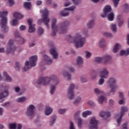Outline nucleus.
<instances>
[{"instance_id":"nucleus-40","label":"nucleus","mask_w":129,"mask_h":129,"mask_svg":"<svg viewBox=\"0 0 129 129\" xmlns=\"http://www.w3.org/2000/svg\"><path fill=\"white\" fill-rule=\"evenodd\" d=\"M67 111V109L63 108V109H59L58 110V112L59 114H64Z\"/></svg>"},{"instance_id":"nucleus-16","label":"nucleus","mask_w":129,"mask_h":129,"mask_svg":"<svg viewBox=\"0 0 129 129\" xmlns=\"http://www.w3.org/2000/svg\"><path fill=\"white\" fill-rule=\"evenodd\" d=\"M15 37L16 39V41L20 45H23V44H24L25 42H26V40L24 39V38L21 37V35H20V33L18 32V31H16L15 32Z\"/></svg>"},{"instance_id":"nucleus-13","label":"nucleus","mask_w":129,"mask_h":129,"mask_svg":"<svg viewBox=\"0 0 129 129\" xmlns=\"http://www.w3.org/2000/svg\"><path fill=\"white\" fill-rule=\"evenodd\" d=\"M128 110V109L127 107L125 106H122L121 107V110H120V116L119 118L117 119V122L118 125L120 124V122L121 121V119H122V116L124 115L125 112H127Z\"/></svg>"},{"instance_id":"nucleus-49","label":"nucleus","mask_w":129,"mask_h":129,"mask_svg":"<svg viewBox=\"0 0 129 129\" xmlns=\"http://www.w3.org/2000/svg\"><path fill=\"white\" fill-rule=\"evenodd\" d=\"M103 35L107 38H111V37H112V34L109 32H104Z\"/></svg>"},{"instance_id":"nucleus-17","label":"nucleus","mask_w":129,"mask_h":129,"mask_svg":"<svg viewBox=\"0 0 129 129\" xmlns=\"http://www.w3.org/2000/svg\"><path fill=\"white\" fill-rule=\"evenodd\" d=\"M109 75V72L107 70V69L104 68L100 72V77L104 79H107Z\"/></svg>"},{"instance_id":"nucleus-30","label":"nucleus","mask_w":129,"mask_h":129,"mask_svg":"<svg viewBox=\"0 0 129 129\" xmlns=\"http://www.w3.org/2000/svg\"><path fill=\"white\" fill-rule=\"evenodd\" d=\"M103 101H106V98L103 95H101L98 97V102H99L100 104H102Z\"/></svg>"},{"instance_id":"nucleus-7","label":"nucleus","mask_w":129,"mask_h":129,"mask_svg":"<svg viewBox=\"0 0 129 129\" xmlns=\"http://www.w3.org/2000/svg\"><path fill=\"white\" fill-rule=\"evenodd\" d=\"M37 59H38L37 55L31 56L29 59V61L25 62V66L23 68V70L26 72L30 70L32 67H35L36 63H37Z\"/></svg>"},{"instance_id":"nucleus-35","label":"nucleus","mask_w":129,"mask_h":129,"mask_svg":"<svg viewBox=\"0 0 129 129\" xmlns=\"http://www.w3.org/2000/svg\"><path fill=\"white\" fill-rule=\"evenodd\" d=\"M92 114V112L90 111H86L82 113V116L83 117H86L87 115H90Z\"/></svg>"},{"instance_id":"nucleus-4","label":"nucleus","mask_w":129,"mask_h":129,"mask_svg":"<svg viewBox=\"0 0 129 129\" xmlns=\"http://www.w3.org/2000/svg\"><path fill=\"white\" fill-rule=\"evenodd\" d=\"M107 88L111 89L110 93L113 95L117 89V85L116 84V79L115 78H109L106 82Z\"/></svg>"},{"instance_id":"nucleus-46","label":"nucleus","mask_w":129,"mask_h":129,"mask_svg":"<svg viewBox=\"0 0 129 129\" xmlns=\"http://www.w3.org/2000/svg\"><path fill=\"white\" fill-rule=\"evenodd\" d=\"M75 9H76V7L73 6L68 8H65V10H67V11H70L71 12H74Z\"/></svg>"},{"instance_id":"nucleus-48","label":"nucleus","mask_w":129,"mask_h":129,"mask_svg":"<svg viewBox=\"0 0 129 129\" xmlns=\"http://www.w3.org/2000/svg\"><path fill=\"white\" fill-rule=\"evenodd\" d=\"M73 4L75 6H78L81 3V0H72Z\"/></svg>"},{"instance_id":"nucleus-6","label":"nucleus","mask_w":129,"mask_h":129,"mask_svg":"<svg viewBox=\"0 0 129 129\" xmlns=\"http://www.w3.org/2000/svg\"><path fill=\"white\" fill-rule=\"evenodd\" d=\"M9 89H10V86L6 84L0 85V102H4V100L3 99L9 96L10 94Z\"/></svg>"},{"instance_id":"nucleus-56","label":"nucleus","mask_w":129,"mask_h":129,"mask_svg":"<svg viewBox=\"0 0 129 129\" xmlns=\"http://www.w3.org/2000/svg\"><path fill=\"white\" fill-rule=\"evenodd\" d=\"M68 70L69 71H70V72H71V73L75 72V69H74V68H73V67H69Z\"/></svg>"},{"instance_id":"nucleus-1","label":"nucleus","mask_w":129,"mask_h":129,"mask_svg":"<svg viewBox=\"0 0 129 129\" xmlns=\"http://www.w3.org/2000/svg\"><path fill=\"white\" fill-rule=\"evenodd\" d=\"M59 78L55 75H51L49 77H42L38 79L34 84L39 88L41 85H50V93L53 95L56 91V87L59 84Z\"/></svg>"},{"instance_id":"nucleus-21","label":"nucleus","mask_w":129,"mask_h":129,"mask_svg":"<svg viewBox=\"0 0 129 129\" xmlns=\"http://www.w3.org/2000/svg\"><path fill=\"white\" fill-rule=\"evenodd\" d=\"M100 117H103L104 120L106 121V119L110 116V113L109 112L101 111L100 113Z\"/></svg>"},{"instance_id":"nucleus-38","label":"nucleus","mask_w":129,"mask_h":129,"mask_svg":"<svg viewBox=\"0 0 129 129\" xmlns=\"http://www.w3.org/2000/svg\"><path fill=\"white\" fill-rule=\"evenodd\" d=\"M22 68V65L19 62H16V67L15 69L17 70V71H20L21 70V68Z\"/></svg>"},{"instance_id":"nucleus-39","label":"nucleus","mask_w":129,"mask_h":129,"mask_svg":"<svg viewBox=\"0 0 129 129\" xmlns=\"http://www.w3.org/2000/svg\"><path fill=\"white\" fill-rule=\"evenodd\" d=\"M9 128L10 129H16L17 128V124L15 123H10L9 125Z\"/></svg>"},{"instance_id":"nucleus-20","label":"nucleus","mask_w":129,"mask_h":129,"mask_svg":"<svg viewBox=\"0 0 129 129\" xmlns=\"http://www.w3.org/2000/svg\"><path fill=\"white\" fill-rule=\"evenodd\" d=\"M3 78L4 79V81L5 82H8V83H11L13 82V78H12V77L8 74L7 72H4L3 73Z\"/></svg>"},{"instance_id":"nucleus-28","label":"nucleus","mask_w":129,"mask_h":129,"mask_svg":"<svg viewBox=\"0 0 129 129\" xmlns=\"http://www.w3.org/2000/svg\"><path fill=\"white\" fill-rule=\"evenodd\" d=\"M14 18L16 19V20H21V19H23L24 16L22 15L21 14L18 12H15L13 14Z\"/></svg>"},{"instance_id":"nucleus-12","label":"nucleus","mask_w":129,"mask_h":129,"mask_svg":"<svg viewBox=\"0 0 129 129\" xmlns=\"http://www.w3.org/2000/svg\"><path fill=\"white\" fill-rule=\"evenodd\" d=\"M35 108H36V107L34 105H29L27 108V110L26 112V115L29 116V117H33L34 114L35 113Z\"/></svg>"},{"instance_id":"nucleus-59","label":"nucleus","mask_w":129,"mask_h":129,"mask_svg":"<svg viewBox=\"0 0 129 129\" xmlns=\"http://www.w3.org/2000/svg\"><path fill=\"white\" fill-rule=\"evenodd\" d=\"M120 129H127V123H124L121 126Z\"/></svg>"},{"instance_id":"nucleus-54","label":"nucleus","mask_w":129,"mask_h":129,"mask_svg":"<svg viewBox=\"0 0 129 129\" xmlns=\"http://www.w3.org/2000/svg\"><path fill=\"white\" fill-rule=\"evenodd\" d=\"M88 104H89L91 107H94V106H95V103H94L92 101H89L88 102Z\"/></svg>"},{"instance_id":"nucleus-63","label":"nucleus","mask_w":129,"mask_h":129,"mask_svg":"<svg viewBox=\"0 0 129 129\" xmlns=\"http://www.w3.org/2000/svg\"><path fill=\"white\" fill-rule=\"evenodd\" d=\"M26 26H25L24 25H21L20 27V31H25V30H26Z\"/></svg>"},{"instance_id":"nucleus-50","label":"nucleus","mask_w":129,"mask_h":129,"mask_svg":"<svg viewBox=\"0 0 129 129\" xmlns=\"http://www.w3.org/2000/svg\"><path fill=\"white\" fill-rule=\"evenodd\" d=\"M24 7L26 9H30L31 8V3H30V2L24 3Z\"/></svg>"},{"instance_id":"nucleus-60","label":"nucleus","mask_w":129,"mask_h":129,"mask_svg":"<svg viewBox=\"0 0 129 129\" xmlns=\"http://www.w3.org/2000/svg\"><path fill=\"white\" fill-rule=\"evenodd\" d=\"M69 129H76L75 128V126H74V123H73V122H70Z\"/></svg>"},{"instance_id":"nucleus-15","label":"nucleus","mask_w":129,"mask_h":129,"mask_svg":"<svg viewBox=\"0 0 129 129\" xmlns=\"http://www.w3.org/2000/svg\"><path fill=\"white\" fill-rule=\"evenodd\" d=\"M98 122L97 119L95 117H92L90 121L89 127L90 129H98Z\"/></svg>"},{"instance_id":"nucleus-19","label":"nucleus","mask_w":129,"mask_h":129,"mask_svg":"<svg viewBox=\"0 0 129 129\" xmlns=\"http://www.w3.org/2000/svg\"><path fill=\"white\" fill-rule=\"evenodd\" d=\"M29 26L28 32L29 33H34L36 31V28H34L35 24H33V20L29 19L27 21Z\"/></svg>"},{"instance_id":"nucleus-41","label":"nucleus","mask_w":129,"mask_h":129,"mask_svg":"<svg viewBox=\"0 0 129 129\" xmlns=\"http://www.w3.org/2000/svg\"><path fill=\"white\" fill-rule=\"evenodd\" d=\"M37 33L39 35H43L44 34V29L41 27H39L37 30Z\"/></svg>"},{"instance_id":"nucleus-11","label":"nucleus","mask_w":129,"mask_h":129,"mask_svg":"<svg viewBox=\"0 0 129 129\" xmlns=\"http://www.w3.org/2000/svg\"><path fill=\"white\" fill-rule=\"evenodd\" d=\"M74 88H75V85L73 84H71L68 88L67 98L70 100L74 99Z\"/></svg>"},{"instance_id":"nucleus-55","label":"nucleus","mask_w":129,"mask_h":129,"mask_svg":"<svg viewBox=\"0 0 129 129\" xmlns=\"http://www.w3.org/2000/svg\"><path fill=\"white\" fill-rule=\"evenodd\" d=\"M94 93H96V94H100V93H101V91H100L99 89L95 88L94 89Z\"/></svg>"},{"instance_id":"nucleus-22","label":"nucleus","mask_w":129,"mask_h":129,"mask_svg":"<svg viewBox=\"0 0 129 129\" xmlns=\"http://www.w3.org/2000/svg\"><path fill=\"white\" fill-rule=\"evenodd\" d=\"M82 97H81V96H78L74 99V100L73 101V104L74 105H75V106H77V105L82 102Z\"/></svg>"},{"instance_id":"nucleus-25","label":"nucleus","mask_w":129,"mask_h":129,"mask_svg":"<svg viewBox=\"0 0 129 129\" xmlns=\"http://www.w3.org/2000/svg\"><path fill=\"white\" fill-rule=\"evenodd\" d=\"M52 111H53V108L49 106H45V115H50V114L52 113Z\"/></svg>"},{"instance_id":"nucleus-53","label":"nucleus","mask_w":129,"mask_h":129,"mask_svg":"<svg viewBox=\"0 0 129 129\" xmlns=\"http://www.w3.org/2000/svg\"><path fill=\"white\" fill-rule=\"evenodd\" d=\"M114 3V8H117V5H118V3L120 0H112Z\"/></svg>"},{"instance_id":"nucleus-44","label":"nucleus","mask_w":129,"mask_h":129,"mask_svg":"<svg viewBox=\"0 0 129 129\" xmlns=\"http://www.w3.org/2000/svg\"><path fill=\"white\" fill-rule=\"evenodd\" d=\"M102 60H103V57H97L95 58V61L96 63H101L102 62Z\"/></svg>"},{"instance_id":"nucleus-45","label":"nucleus","mask_w":129,"mask_h":129,"mask_svg":"<svg viewBox=\"0 0 129 129\" xmlns=\"http://www.w3.org/2000/svg\"><path fill=\"white\" fill-rule=\"evenodd\" d=\"M105 80H104V78L100 77L98 81V84L99 85H102L103 83H104Z\"/></svg>"},{"instance_id":"nucleus-64","label":"nucleus","mask_w":129,"mask_h":129,"mask_svg":"<svg viewBox=\"0 0 129 129\" xmlns=\"http://www.w3.org/2000/svg\"><path fill=\"white\" fill-rule=\"evenodd\" d=\"M119 55L120 56H123V55L125 56V50H121Z\"/></svg>"},{"instance_id":"nucleus-10","label":"nucleus","mask_w":129,"mask_h":129,"mask_svg":"<svg viewBox=\"0 0 129 129\" xmlns=\"http://www.w3.org/2000/svg\"><path fill=\"white\" fill-rule=\"evenodd\" d=\"M16 50V45L14 44V41L13 40L10 39L8 42V45L7 46L6 50V54H14L15 50Z\"/></svg>"},{"instance_id":"nucleus-51","label":"nucleus","mask_w":129,"mask_h":129,"mask_svg":"<svg viewBox=\"0 0 129 129\" xmlns=\"http://www.w3.org/2000/svg\"><path fill=\"white\" fill-rule=\"evenodd\" d=\"M80 80H81V82H82V83H85L87 82V79H86V78H85V76L81 77Z\"/></svg>"},{"instance_id":"nucleus-47","label":"nucleus","mask_w":129,"mask_h":129,"mask_svg":"<svg viewBox=\"0 0 129 129\" xmlns=\"http://www.w3.org/2000/svg\"><path fill=\"white\" fill-rule=\"evenodd\" d=\"M99 46L100 47H103V46H105V40H104V39H102L100 41Z\"/></svg>"},{"instance_id":"nucleus-27","label":"nucleus","mask_w":129,"mask_h":129,"mask_svg":"<svg viewBox=\"0 0 129 129\" xmlns=\"http://www.w3.org/2000/svg\"><path fill=\"white\" fill-rule=\"evenodd\" d=\"M57 119V116L56 115H53L49 120V125H53L56 120Z\"/></svg>"},{"instance_id":"nucleus-37","label":"nucleus","mask_w":129,"mask_h":129,"mask_svg":"<svg viewBox=\"0 0 129 129\" xmlns=\"http://www.w3.org/2000/svg\"><path fill=\"white\" fill-rule=\"evenodd\" d=\"M123 11L124 13H128L129 12V6L127 4H125L123 5Z\"/></svg>"},{"instance_id":"nucleus-43","label":"nucleus","mask_w":129,"mask_h":129,"mask_svg":"<svg viewBox=\"0 0 129 129\" xmlns=\"http://www.w3.org/2000/svg\"><path fill=\"white\" fill-rule=\"evenodd\" d=\"M85 53L86 54V58L87 59H89V58H90L91 57V55H92L91 52H90L88 51H85Z\"/></svg>"},{"instance_id":"nucleus-32","label":"nucleus","mask_w":129,"mask_h":129,"mask_svg":"<svg viewBox=\"0 0 129 129\" xmlns=\"http://www.w3.org/2000/svg\"><path fill=\"white\" fill-rule=\"evenodd\" d=\"M107 17L108 21H112L114 19V14L112 12H110L107 15Z\"/></svg>"},{"instance_id":"nucleus-58","label":"nucleus","mask_w":129,"mask_h":129,"mask_svg":"<svg viewBox=\"0 0 129 129\" xmlns=\"http://www.w3.org/2000/svg\"><path fill=\"white\" fill-rule=\"evenodd\" d=\"M8 4L10 7H13L15 5V2L13 0H9Z\"/></svg>"},{"instance_id":"nucleus-52","label":"nucleus","mask_w":129,"mask_h":129,"mask_svg":"<svg viewBox=\"0 0 129 129\" xmlns=\"http://www.w3.org/2000/svg\"><path fill=\"white\" fill-rule=\"evenodd\" d=\"M12 26H17V25H18V21L17 20V19H13L12 21Z\"/></svg>"},{"instance_id":"nucleus-61","label":"nucleus","mask_w":129,"mask_h":129,"mask_svg":"<svg viewBox=\"0 0 129 129\" xmlns=\"http://www.w3.org/2000/svg\"><path fill=\"white\" fill-rule=\"evenodd\" d=\"M122 24H123V20L120 19L118 21V27H120L121 26H122Z\"/></svg>"},{"instance_id":"nucleus-18","label":"nucleus","mask_w":129,"mask_h":129,"mask_svg":"<svg viewBox=\"0 0 129 129\" xmlns=\"http://www.w3.org/2000/svg\"><path fill=\"white\" fill-rule=\"evenodd\" d=\"M103 62L104 64H111L112 63V57L108 54L104 55L103 56Z\"/></svg>"},{"instance_id":"nucleus-14","label":"nucleus","mask_w":129,"mask_h":129,"mask_svg":"<svg viewBox=\"0 0 129 129\" xmlns=\"http://www.w3.org/2000/svg\"><path fill=\"white\" fill-rule=\"evenodd\" d=\"M43 61H41L40 63L41 65H45V64H47V65H50L52 64V62H53V60L49 57V56L44 54L43 56Z\"/></svg>"},{"instance_id":"nucleus-33","label":"nucleus","mask_w":129,"mask_h":129,"mask_svg":"<svg viewBox=\"0 0 129 129\" xmlns=\"http://www.w3.org/2000/svg\"><path fill=\"white\" fill-rule=\"evenodd\" d=\"M60 15L61 16V17H68V16L70 15V13L68 12V10H65L64 9L63 11L60 12Z\"/></svg>"},{"instance_id":"nucleus-8","label":"nucleus","mask_w":129,"mask_h":129,"mask_svg":"<svg viewBox=\"0 0 129 129\" xmlns=\"http://www.w3.org/2000/svg\"><path fill=\"white\" fill-rule=\"evenodd\" d=\"M48 16H49V11H48V9H45L43 10L42 15L43 19H39L37 22V24H38V25H40L41 23H44V24L46 26L47 29H49L50 26L48 24L50 22V19H49Z\"/></svg>"},{"instance_id":"nucleus-42","label":"nucleus","mask_w":129,"mask_h":129,"mask_svg":"<svg viewBox=\"0 0 129 129\" xmlns=\"http://www.w3.org/2000/svg\"><path fill=\"white\" fill-rule=\"evenodd\" d=\"M78 125L79 128L82 127V120L80 118H78Z\"/></svg>"},{"instance_id":"nucleus-9","label":"nucleus","mask_w":129,"mask_h":129,"mask_svg":"<svg viewBox=\"0 0 129 129\" xmlns=\"http://www.w3.org/2000/svg\"><path fill=\"white\" fill-rule=\"evenodd\" d=\"M48 46L50 47L49 52L53 59H58V52H57L56 46L52 42L49 43Z\"/></svg>"},{"instance_id":"nucleus-2","label":"nucleus","mask_w":129,"mask_h":129,"mask_svg":"<svg viewBox=\"0 0 129 129\" xmlns=\"http://www.w3.org/2000/svg\"><path fill=\"white\" fill-rule=\"evenodd\" d=\"M68 26H70V21L66 20L57 25V20L55 18L52 19L51 22V35L56 36L58 32L65 34L68 30Z\"/></svg>"},{"instance_id":"nucleus-24","label":"nucleus","mask_w":129,"mask_h":129,"mask_svg":"<svg viewBox=\"0 0 129 129\" xmlns=\"http://www.w3.org/2000/svg\"><path fill=\"white\" fill-rule=\"evenodd\" d=\"M76 63L80 67L84 64V60L82 57L79 56L76 58Z\"/></svg>"},{"instance_id":"nucleus-62","label":"nucleus","mask_w":129,"mask_h":129,"mask_svg":"<svg viewBox=\"0 0 129 129\" xmlns=\"http://www.w3.org/2000/svg\"><path fill=\"white\" fill-rule=\"evenodd\" d=\"M15 91L17 93L21 91V88L19 87H15Z\"/></svg>"},{"instance_id":"nucleus-29","label":"nucleus","mask_w":129,"mask_h":129,"mask_svg":"<svg viewBox=\"0 0 129 129\" xmlns=\"http://www.w3.org/2000/svg\"><path fill=\"white\" fill-rule=\"evenodd\" d=\"M111 12V7L110 6H107L104 8V14H106L108 15Z\"/></svg>"},{"instance_id":"nucleus-23","label":"nucleus","mask_w":129,"mask_h":129,"mask_svg":"<svg viewBox=\"0 0 129 129\" xmlns=\"http://www.w3.org/2000/svg\"><path fill=\"white\" fill-rule=\"evenodd\" d=\"M94 26H95V21H94V20L93 19L89 20L87 23V28L89 30L93 29Z\"/></svg>"},{"instance_id":"nucleus-31","label":"nucleus","mask_w":129,"mask_h":129,"mask_svg":"<svg viewBox=\"0 0 129 129\" xmlns=\"http://www.w3.org/2000/svg\"><path fill=\"white\" fill-rule=\"evenodd\" d=\"M27 100V98L25 96L21 97L16 99V102L18 103H22L25 102Z\"/></svg>"},{"instance_id":"nucleus-5","label":"nucleus","mask_w":129,"mask_h":129,"mask_svg":"<svg viewBox=\"0 0 129 129\" xmlns=\"http://www.w3.org/2000/svg\"><path fill=\"white\" fill-rule=\"evenodd\" d=\"M73 42L77 48H82L86 43V38L82 37L80 33H77L73 39Z\"/></svg>"},{"instance_id":"nucleus-34","label":"nucleus","mask_w":129,"mask_h":129,"mask_svg":"<svg viewBox=\"0 0 129 129\" xmlns=\"http://www.w3.org/2000/svg\"><path fill=\"white\" fill-rule=\"evenodd\" d=\"M120 44H119V43H116L113 48V53H117L118 50H119V49H120Z\"/></svg>"},{"instance_id":"nucleus-57","label":"nucleus","mask_w":129,"mask_h":129,"mask_svg":"<svg viewBox=\"0 0 129 129\" xmlns=\"http://www.w3.org/2000/svg\"><path fill=\"white\" fill-rule=\"evenodd\" d=\"M2 106H4V107H9L10 106V102L4 103L2 104Z\"/></svg>"},{"instance_id":"nucleus-26","label":"nucleus","mask_w":129,"mask_h":129,"mask_svg":"<svg viewBox=\"0 0 129 129\" xmlns=\"http://www.w3.org/2000/svg\"><path fill=\"white\" fill-rule=\"evenodd\" d=\"M62 74L64 77L67 78L68 80H71L72 75L69 72L67 71H63Z\"/></svg>"},{"instance_id":"nucleus-36","label":"nucleus","mask_w":129,"mask_h":129,"mask_svg":"<svg viewBox=\"0 0 129 129\" xmlns=\"http://www.w3.org/2000/svg\"><path fill=\"white\" fill-rule=\"evenodd\" d=\"M111 30L113 32V33H115L117 31V28H116V24H111Z\"/></svg>"},{"instance_id":"nucleus-3","label":"nucleus","mask_w":129,"mask_h":129,"mask_svg":"<svg viewBox=\"0 0 129 129\" xmlns=\"http://www.w3.org/2000/svg\"><path fill=\"white\" fill-rule=\"evenodd\" d=\"M2 7V4L0 3V8ZM8 11L0 12V26H1V29L4 33H7L9 31V27L7 26L8 24Z\"/></svg>"}]
</instances>
